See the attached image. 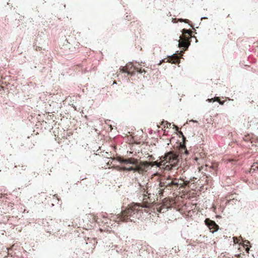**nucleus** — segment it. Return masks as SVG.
<instances>
[{"label":"nucleus","instance_id":"obj_1","mask_svg":"<svg viewBox=\"0 0 258 258\" xmlns=\"http://www.w3.org/2000/svg\"><path fill=\"white\" fill-rule=\"evenodd\" d=\"M154 202V199L151 197V194L146 191L143 196L142 204L134 203L122 211L121 214L112 216L111 220L117 223L128 221L135 222L137 219L142 218L144 212H148L146 208H150Z\"/></svg>","mask_w":258,"mask_h":258},{"label":"nucleus","instance_id":"obj_2","mask_svg":"<svg viewBox=\"0 0 258 258\" xmlns=\"http://www.w3.org/2000/svg\"><path fill=\"white\" fill-rule=\"evenodd\" d=\"M117 160L121 163L123 164H131L135 165V166H131L130 167H116V168L119 170L123 171H133L134 172H138L139 174H143L144 172H147L149 167L150 163L148 161H139L137 159L134 158H128L127 159H123L120 157L117 158Z\"/></svg>","mask_w":258,"mask_h":258},{"label":"nucleus","instance_id":"obj_3","mask_svg":"<svg viewBox=\"0 0 258 258\" xmlns=\"http://www.w3.org/2000/svg\"><path fill=\"white\" fill-rule=\"evenodd\" d=\"M162 158L165 163L164 169L167 170H171L178 162V155L173 151L166 153Z\"/></svg>","mask_w":258,"mask_h":258},{"label":"nucleus","instance_id":"obj_4","mask_svg":"<svg viewBox=\"0 0 258 258\" xmlns=\"http://www.w3.org/2000/svg\"><path fill=\"white\" fill-rule=\"evenodd\" d=\"M183 184V182L182 180H180L179 179L174 178L171 179L168 178L165 181L160 182V187H164V188H160L158 191L159 195H162L163 191L165 189H173L175 190L177 188L179 185H182Z\"/></svg>","mask_w":258,"mask_h":258},{"label":"nucleus","instance_id":"obj_5","mask_svg":"<svg viewBox=\"0 0 258 258\" xmlns=\"http://www.w3.org/2000/svg\"><path fill=\"white\" fill-rule=\"evenodd\" d=\"M132 68H133L134 70H136L137 72L140 73H142L143 72H145L144 69L142 70L141 69H139L138 68H136L135 67H133V66L132 64H127L125 67H122L121 71L123 73H127L129 75H133L134 74V71H131V69Z\"/></svg>","mask_w":258,"mask_h":258},{"label":"nucleus","instance_id":"obj_6","mask_svg":"<svg viewBox=\"0 0 258 258\" xmlns=\"http://www.w3.org/2000/svg\"><path fill=\"white\" fill-rule=\"evenodd\" d=\"M205 222L212 232L213 233L218 230L219 226L215 221H212L209 218H207L206 219Z\"/></svg>","mask_w":258,"mask_h":258},{"label":"nucleus","instance_id":"obj_7","mask_svg":"<svg viewBox=\"0 0 258 258\" xmlns=\"http://www.w3.org/2000/svg\"><path fill=\"white\" fill-rule=\"evenodd\" d=\"M171 206L170 201L166 200L163 202V204L159 207L157 208V211L160 213H164Z\"/></svg>","mask_w":258,"mask_h":258},{"label":"nucleus","instance_id":"obj_8","mask_svg":"<svg viewBox=\"0 0 258 258\" xmlns=\"http://www.w3.org/2000/svg\"><path fill=\"white\" fill-rule=\"evenodd\" d=\"M180 39L179 41V47H183L185 49L188 48L189 45L190 44V42L189 41V39L188 38H184L182 37H180Z\"/></svg>","mask_w":258,"mask_h":258},{"label":"nucleus","instance_id":"obj_9","mask_svg":"<svg viewBox=\"0 0 258 258\" xmlns=\"http://www.w3.org/2000/svg\"><path fill=\"white\" fill-rule=\"evenodd\" d=\"M160 161L158 162V161H156L154 162H149L150 163V166H153L154 165H156L157 166L160 167V168L164 169L165 163H164V161L162 160V157L160 158Z\"/></svg>","mask_w":258,"mask_h":258},{"label":"nucleus","instance_id":"obj_10","mask_svg":"<svg viewBox=\"0 0 258 258\" xmlns=\"http://www.w3.org/2000/svg\"><path fill=\"white\" fill-rule=\"evenodd\" d=\"M167 61L172 63H177L179 62V58L176 54H174L172 56L168 57Z\"/></svg>","mask_w":258,"mask_h":258},{"label":"nucleus","instance_id":"obj_11","mask_svg":"<svg viewBox=\"0 0 258 258\" xmlns=\"http://www.w3.org/2000/svg\"><path fill=\"white\" fill-rule=\"evenodd\" d=\"M182 36L181 37L184 38H188L189 39L191 37L192 31L190 30H186L183 29L182 30Z\"/></svg>","mask_w":258,"mask_h":258},{"label":"nucleus","instance_id":"obj_12","mask_svg":"<svg viewBox=\"0 0 258 258\" xmlns=\"http://www.w3.org/2000/svg\"><path fill=\"white\" fill-rule=\"evenodd\" d=\"M87 218L88 219L91 220V222H97V218L96 216L92 214H89L87 215Z\"/></svg>","mask_w":258,"mask_h":258},{"label":"nucleus","instance_id":"obj_13","mask_svg":"<svg viewBox=\"0 0 258 258\" xmlns=\"http://www.w3.org/2000/svg\"><path fill=\"white\" fill-rule=\"evenodd\" d=\"M258 170V164L257 163H254L251 167L250 170Z\"/></svg>","mask_w":258,"mask_h":258},{"label":"nucleus","instance_id":"obj_14","mask_svg":"<svg viewBox=\"0 0 258 258\" xmlns=\"http://www.w3.org/2000/svg\"><path fill=\"white\" fill-rule=\"evenodd\" d=\"M208 100L210 102H211L212 101H218V102H220V98L218 97H216L214 98H212L211 99H208Z\"/></svg>","mask_w":258,"mask_h":258},{"label":"nucleus","instance_id":"obj_15","mask_svg":"<svg viewBox=\"0 0 258 258\" xmlns=\"http://www.w3.org/2000/svg\"><path fill=\"white\" fill-rule=\"evenodd\" d=\"M181 151H182L183 150H184L185 151V153L186 154H188V152L187 151V150L186 149V148H185V145H181V148H180V149Z\"/></svg>","mask_w":258,"mask_h":258},{"label":"nucleus","instance_id":"obj_16","mask_svg":"<svg viewBox=\"0 0 258 258\" xmlns=\"http://www.w3.org/2000/svg\"><path fill=\"white\" fill-rule=\"evenodd\" d=\"M179 21L181 22H184L185 23H188L191 26H192V25L189 24V21L188 20V19H179Z\"/></svg>","mask_w":258,"mask_h":258},{"label":"nucleus","instance_id":"obj_17","mask_svg":"<svg viewBox=\"0 0 258 258\" xmlns=\"http://www.w3.org/2000/svg\"><path fill=\"white\" fill-rule=\"evenodd\" d=\"M237 160L236 159H228L227 160H226L225 161V162H226V163H228L229 162H236Z\"/></svg>","mask_w":258,"mask_h":258},{"label":"nucleus","instance_id":"obj_18","mask_svg":"<svg viewBox=\"0 0 258 258\" xmlns=\"http://www.w3.org/2000/svg\"><path fill=\"white\" fill-rule=\"evenodd\" d=\"M233 242L234 243H237L238 242V239L236 237H233Z\"/></svg>","mask_w":258,"mask_h":258},{"label":"nucleus","instance_id":"obj_19","mask_svg":"<svg viewBox=\"0 0 258 258\" xmlns=\"http://www.w3.org/2000/svg\"><path fill=\"white\" fill-rule=\"evenodd\" d=\"M179 134L180 135H181L182 136L183 140H185V137H184L183 133L181 132H179Z\"/></svg>","mask_w":258,"mask_h":258},{"label":"nucleus","instance_id":"obj_20","mask_svg":"<svg viewBox=\"0 0 258 258\" xmlns=\"http://www.w3.org/2000/svg\"><path fill=\"white\" fill-rule=\"evenodd\" d=\"M245 250L246 251H247V252H248V251L249 250V248L248 247V246L247 245H245Z\"/></svg>","mask_w":258,"mask_h":258},{"label":"nucleus","instance_id":"obj_21","mask_svg":"<svg viewBox=\"0 0 258 258\" xmlns=\"http://www.w3.org/2000/svg\"><path fill=\"white\" fill-rule=\"evenodd\" d=\"M219 103L221 104V105H223L224 103V101H220V102H219Z\"/></svg>","mask_w":258,"mask_h":258},{"label":"nucleus","instance_id":"obj_22","mask_svg":"<svg viewBox=\"0 0 258 258\" xmlns=\"http://www.w3.org/2000/svg\"><path fill=\"white\" fill-rule=\"evenodd\" d=\"M21 167H22V170H25L26 168L25 166H21Z\"/></svg>","mask_w":258,"mask_h":258},{"label":"nucleus","instance_id":"obj_23","mask_svg":"<svg viewBox=\"0 0 258 258\" xmlns=\"http://www.w3.org/2000/svg\"><path fill=\"white\" fill-rule=\"evenodd\" d=\"M41 50V48H40L39 47H38V48H36V50H37H37Z\"/></svg>","mask_w":258,"mask_h":258},{"label":"nucleus","instance_id":"obj_24","mask_svg":"<svg viewBox=\"0 0 258 258\" xmlns=\"http://www.w3.org/2000/svg\"><path fill=\"white\" fill-rule=\"evenodd\" d=\"M248 138V137L245 136V138L244 139V140H247Z\"/></svg>","mask_w":258,"mask_h":258},{"label":"nucleus","instance_id":"obj_25","mask_svg":"<svg viewBox=\"0 0 258 258\" xmlns=\"http://www.w3.org/2000/svg\"><path fill=\"white\" fill-rule=\"evenodd\" d=\"M207 17H202V19H207Z\"/></svg>","mask_w":258,"mask_h":258},{"label":"nucleus","instance_id":"obj_26","mask_svg":"<svg viewBox=\"0 0 258 258\" xmlns=\"http://www.w3.org/2000/svg\"><path fill=\"white\" fill-rule=\"evenodd\" d=\"M237 257H240V255H239V254H238V255H237Z\"/></svg>","mask_w":258,"mask_h":258}]
</instances>
